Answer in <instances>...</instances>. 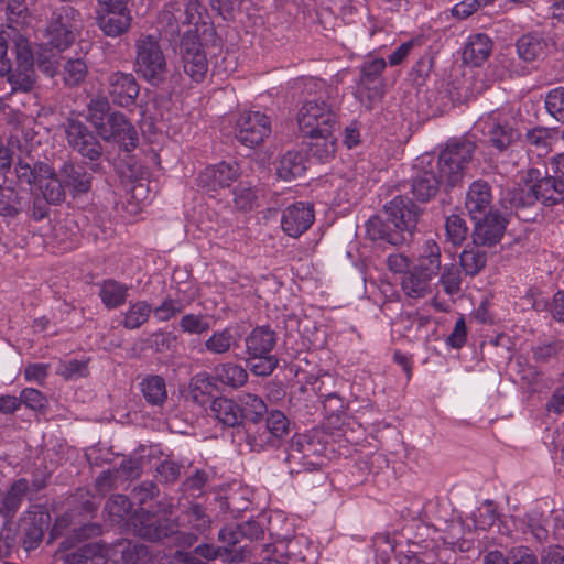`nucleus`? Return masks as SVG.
<instances>
[{
	"label": "nucleus",
	"instance_id": "1",
	"mask_svg": "<svg viewBox=\"0 0 564 564\" xmlns=\"http://www.w3.org/2000/svg\"><path fill=\"white\" fill-rule=\"evenodd\" d=\"M474 151L475 144L469 140H451L441 151L435 164H432L429 156L417 159L411 186L414 197L424 203L436 195L442 183L448 186L458 183Z\"/></svg>",
	"mask_w": 564,
	"mask_h": 564
},
{
	"label": "nucleus",
	"instance_id": "2",
	"mask_svg": "<svg viewBox=\"0 0 564 564\" xmlns=\"http://www.w3.org/2000/svg\"><path fill=\"white\" fill-rule=\"evenodd\" d=\"M69 547L68 542L63 541L55 553L56 558L63 560L64 564H119V554L122 564H151L148 547L142 544L120 541L107 545L94 542L66 553Z\"/></svg>",
	"mask_w": 564,
	"mask_h": 564
},
{
	"label": "nucleus",
	"instance_id": "3",
	"mask_svg": "<svg viewBox=\"0 0 564 564\" xmlns=\"http://www.w3.org/2000/svg\"><path fill=\"white\" fill-rule=\"evenodd\" d=\"M82 29L80 13L70 6H62L46 28L47 44L51 47L40 46L36 54L37 66L45 75L53 77L57 73L59 53L75 42Z\"/></svg>",
	"mask_w": 564,
	"mask_h": 564
},
{
	"label": "nucleus",
	"instance_id": "4",
	"mask_svg": "<svg viewBox=\"0 0 564 564\" xmlns=\"http://www.w3.org/2000/svg\"><path fill=\"white\" fill-rule=\"evenodd\" d=\"M207 12L198 0H171L159 15L163 31L171 36L198 35L207 26Z\"/></svg>",
	"mask_w": 564,
	"mask_h": 564
},
{
	"label": "nucleus",
	"instance_id": "5",
	"mask_svg": "<svg viewBox=\"0 0 564 564\" xmlns=\"http://www.w3.org/2000/svg\"><path fill=\"white\" fill-rule=\"evenodd\" d=\"M474 130L481 133L499 153L507 152L521 137L507 113L499 109L480 116L474 124Z\"/></svg>",
	"mask_w": 564,
	"mask_h": 564
},
{
	"label": "nucleus",
	"instance_id": "6",
	"mask_svg": "<svg viewBox=\"0 0 564 564\" xmlns=\"http://www.w3.org/2000/svg\"><path fill=\"white\" fill-rule=\"evenodd\" d=\"M300 131L306 137L329 135L337 126L334 108L324 99H307L297 111Z\"/></svg>",
	"mask_w": 564,
	"mask_h": 564
},
{
	"label": "nucleus",
	"instance_id": "7",
	"mask_svg": "<svg viewBox=\"0 0 564 564\" xmlns=\"http://www.w3.org/2000/svg\"><path fill=\"white\" fill-rule=\"evenodd\" d=\"M135 47L137 70L152 84L162 82L166 73V61L156 37L141 36Z\"/></svg>",
	"mask_w": 564,
	"mask_h": 564
},
{
	"label": "nucleus",
	"instance_id": "8",
	"mask_svg": "<svg viewBox=\"0 0 564 564\" xmlns=\"http://www.w3.org/2000/svg\"><path fill=\"white\" fill-rule=\"evenodd\" d=\"M20 178L33 184L48 203L57 204L65 197L63 182L55 170L46 163L37 162L32 169L28 164L20 165Z\"/></svg>",
	"mask_w": 564,
	"mask_h": 564
},
{
	"label": "nucleus",
	"instance_id": "9",
	"mask_svg": "<svg viewBox=\"0 0 564 564\" xmlns=\"http://www.w3.org/2000/svg\"><path fill=\"white\" fill-rule=\"evenodd\" d=\"M290 422L283 412L272 410L268 413L265 425L248 429L246 441L251 451L260 452L274 446L289 433Z\"/></svg>",
	"mask_w": 564,
	"mask_h": 564
},
{
	"label": "nucleus",
	"instance_id": "10",
	"mask_svg": "<svg viewBox=\"0 0 564 564\" xmlns=\"http://www.w3.org/2000/svg\"><path fill=\"white\" fill-rule=\"evenodd\" d=\"M270 133V119L261 111H243L236 120L235 137L248 148L260 144Z\"/></svg>",
	"mask_w": 564,
	"mask_h": 564
},
{
	"label": "nucleus",
	"instance_id": "11",
	"mask_svg": "<svg viewBox=\"0 0 564 564\" xmlns=\"http://www.w3.org/2000/svg\"><path fill=\"white\" fill-rule=\"evenodd\" d=\"M97 132L101 139L118 144L124 151H131L138 145L139 137L135 127L118 111L111 112Z\"/></svg>",
	"mask_w": 564,
	"mask_h": 564
},
{
	"label": "nucleus",
	"instance_id": "12",
	"mask_svg": "<svg viewBox=\"0 0 564 564\" xmlns=\"http://www.w3.org/2000/svg\"><path fill=\"white\" fill-rule=\"evenodd\" d=\"M129 520L133 532L138 536L152 542L160 541L175 531V524L169 519L143 509L137 510Z\"/></svg>",
	"mask_w": 564,
	"mask_h": 564
},
{
	"label": "nucleus",
	"instance_id": "13",
	"mask_svg": "<svg viewBox=\"0 0 564 564\" xmlns=\"http://www.w3.org/2000/svg\"><path fill=\"white\" fill-rule=\"evenodd\" d=\"M528 178L532 183L529 186L532 198L544 205H555L564 200V183L556 177L543 176L540 169H530Z\"/></svg>",
	"mask_w": 564,
	"mask_h": 564
},
{
	"label": "nucleus",
	"instance_id": "14",
	"mask_svg": "<svg viewBox=\"0 0 564 564\" xmlns=\"http://www.w3.org/2000/svg\"><path fill=\"white\" fill-rule=\"evenodd\" d=\"M181 55L184 72L196 83L202 82L208 70L206 54L198 41V35L183 36Z\"/></svg>",
	"mask_w": 564,
	"mask_h": 564
},
{
	"label": "nucleus",
	"instance_id": "15",
	"mask_svg": "<svg viewBox=\"0 0 564 564\" xmlns=\"http://www.w3.org/2000/svg\"><path fill=\"white\" fill-rule=\"evenodd\" d=\"M388 221L399 235L411 232L417 224L419 207L408 197L397 196L384 206Z\"/></svg>",
	"mask_w": 564,
	"mask_h": 564
},
{
	"label": "nucleus",
	"instance_id": "16",
	"mask_svg": "<svg viewBox=\"0 0 564 564\" xmlns=\"http://www.w3.org/2000/svg\"><path fill=\"white\" fill-rule=\"evenodd\" d=\"M65 132L69 147L83 156L89 160H97L100 156L101 145L84 123L69 119Z\"/></svg>",
	"mask_w": 564,
	"mask_h": 564
},
{
	"label": "nucleus",
	"instance_id": "17",
	"mask_svg": "<svg viewBox=\"0 0 564 564\" xmlns=\"http://www.w3.org/2000/svg\"><path fill=\"white\" fill-rule=\"evenodd\" d=\"M44 486V479H33L32 482L26 478L15 480L8 491L0 495V514L7 519L12 518L19 510L23 498L29 492H36Z\"/></svg>",
	"mask_w": 564,
	"mask_h": 564
},
{
	"label": "nucleus",
	"instance_id": "18",
	"mask_svg": "<svg viewBox=\"0 0 564 564\" xmlns=\"http://www.w3.org/2000/svg\"><path fill=\"white\" fill-rule=\"evenodd\" d=\"M315 219L311 204L297 202L289 206L282 214L281 227L290 237H299L305 232Z\"/></svg>",
	"mask_w": 564,
	"mask_h": 564
},
{
	"label": "nucleus",
	"instance_id": "19",
	"mask_svg": "<svg viewBox=\"0 0 564 564\" xmlns=\"http://www.w3.org/2000/svg\"><path fill=\"white\" fill-rule=\"evenodd\" d=\"M317 435L318 432L303 434L293 443V448L302 455L303 465L310 470L322 468L326 460L327 447L317 440Z\"/></svg>",
	"mask_w": 564,
	"mask_h": 564
},
{
	"label": "nucleus",
	"instance_id": "20",
	"mask_svg": "<svg viewBox=\"0 0 564 564\" xmlns=\"http://www.w3.org/2000/svg\"><path fill=\"white\" fill-rule=\"evenodd\" d=\"M109 95L120 107L134 104L139 95V85L132 74L117 72L109 76Z\"/></svg>",
	"mask_w": 564,
	"mask_h": 564
},
{
	"label": "nucleus",
	"instance_id": "21",
	"mask_svg": "<svg viewBox=\"0 0 564 564\" xmlns=\"http://www.w3.org/2000/svg\"><path fill=\"white\" fill-rule=\"evenodd\" d=\"M239 176V166L236 162H221L206 167L198 176V184L202 187L216 191L228 187Z\"/></svg>",
	"mask_w": 564,
	"mask_h": 564
},
{
	"label": "nucleus",
	"instance_id": "22",
	"mask_svg": "<svg viewBox=\"0 0 564 564\" xmlns=\"http://www.w3.org/2000/svg\"><path fill=\"white\" fill-rule=\"evenodd\" d=\"M473 239L476 245L492 246L500 241L506 229V219L498 213L474 220Z\"/></svg>",
	"mask_w": 564,
	"mask_h": 564
},
{
	"label": "nucleus",
	"instance_id": "23",
	"mask_svg": "<svg viewBox=\"0 0 564 564\" xmlns=\"http://www.w3.org/2000/svg\"><path fill=\"white\" fill-rule=\"evenodd\" d=\"M492 195L489 185L482 181L474 182L467 192L465 206L473 220L491 213Z\"/></svg>",
	"mask_w": 564,
	"mask_h": 564
},
{
	"label": "nucleus",
	"instance_id": "24",
	"mask_svg": "<svg viewBox=\"0 0 564 564\" xmlns=\"http://www.w3.org/2000/svg\"><path fill=\"white\" fill-rule=\"evenodd\" d=\"M436 274L414 267L406 271L401 280V289L412 299H421L431 293V282Z\"/></svg>",
	"mask_w": 564,
	"mask_h": 564
},
{
	"label": "nucleus",
	"instance_id": "25",
	"mask_svg": "<svg viewBox=\"0 0 564 564\" xmlns=\"http://www.w3.org/2000/svg\"><path fill=\"white\" fill-rule=\"evenodd\" d=\"M50 516L45 511H28L21 519L20 527L24 532V547H36L43 538L44 528L47 527Z\"/></svg>",
	"mask_w": 564,
	"mask_h": 564
},
{
	"label": "nucleus",
	"instance_id": "26",
	"mask_svg": "<svg viewBox=\"0 0 564 564\" xmlns=\"http://www.w3.org/2000/svg\"><path fill=\"white\" fill-rule=\"evenodd\" d=\"M105 13L98 18V25L108 36H119L131 25V15L127 4L122 8H104Z\"/></svg>",
	"mask_w": 564,
	"mask_h": 564
},
{
	"label": "nucleus",
	"instance_id": "27",
	"mask_svg": "<svg viewBox=\"0 0 564 564\" xmlns=\"http://www.w3.org/2000/svg\"><path fill=\"white\" fill-rule=\"evenodd\" d=\"M210 412L225 426L235 427L242 423V411L238 400L217 397L212 401Z\"/></svg>",
	"mask_w": 564,
	"mask_h": 564
},
{
	"label": "nucleus",
	"instance_id": "28",
	"mask_svg": "<svg viewBox=\"0 0 564 564\" xmlns=\"http://www.w3.org/2000/svg\"><path fill=\"white\" fill-rule=\"evenodd\" d=\"M491 50L492 43L488 35L484 33L473 34L464 46L463 61L465 64L479 66L489 57Z\"/></svg>",
	"mask_w": 564,
	"mask_h": 564
},
{
	"label": "nucleus",
	"instance_id": "29",
	"mask_svg": "<svg viewBox=\"0 0 564 564\" xmlns=\"http://www.w3.org/2000/svg\"><path fill=\"white\" fill-rule=\"evenodd\" d=\"M241 334L236 326L215 330L206 340L205 349L213 355H224L239 345Z\"/></svg>",
	"mask_w": 564,
	"mask_h": 564
},
{
	"label": "nucleus",
	"instance_id": "30",
	"mask_svg": "<svg viewBox=\"0 0 564 564\" xmlns=\"http://www.w3.org/2000/svg\"><path fill=\"white\" fill-rule=\"evenodd\" d=\"M245 341L250 357H262L273 349L275 335L269 327L258 326L251 330Z\"/></svg>",
	"mask_w": 564,
	"mask_h": 564
},
{
	"label": "nucleus",
	"instance_id": "31",
	"mask_svg": "<svg viewBox=\"0 0 564 564\" xmlns=\"http://www.w3.org/2000/svg\"><path fill=\"white\" fill-rule=\"evenodd\" d=\"M64 187H68L73 195L87 193L90 189V175L83 166L64 163L59 170Z\"/></svg>",
	"mask_w": 564,
	"mask_h": 564
},
{
	"label": "nucleus",
	"instance_id": "32",
	"mask_svg": "<svg viewBox=\"0 0 564 564\" xmlns=\"http://www.w3.org/2000/svg\"><path fill=\"white\" fill-rule=\"evenodd\" d=\"M518 56L524 62H533L545 54L547 44L545 39L538 32L523 34L517 41Z\"/></svg>",
	"mask_w": 564,
	"mask_h": 564
},
{
	"label": "nucleus",
	"instance_id": "33",
	"mask_svg": "<svg viewBox=\"0 0 564 564\" xmlns=\"http://www.w3.org/2000/svg\"><path fill=\"white\" fill-rule=\"evenodd\" d=\"M238 401L242 411V421L247 420L253 424L251 429H256L261 423L263 415L268 413L267 404L260 397L252 393L239 394Z\"/></svg>",
	"mask_w": 564,
	"mask_h": 564
},
{
	"label": "nucleus",
	"instance_id": "34",
	"mask_svg": "<svg viewBox=\"0 0 564 564\" xmlns=\"http://www.w3.org/2000/svg\"><path fill=\"white\" fill-rule=\"evenodd\" d=\"M391 223L383 221L380 217L373 216L366 223L367 236L373 241H387L391 245H398L404 237L399 235L395 229H391Z\"/></svg>",
	"mask_w": 564,
	"mask_h": 564
},
{
	"label": "nucleus",
	"instance_id": "35",
	"mask_svg": "<svg viewBox=\"0 0 564 564\" xmlns=\"http://www.w3.org/2000/svg\"><path fill=\"white\" fill-rule=\"evenodd\" d=\"M214 377L216 381L231 388H239L248 380L246 369L234 362H225L215 367Z\"/></svg>",
	"mask_w": 564,
	"mask_h": 564
},
{
	"label": "nucleus",
	"instance_id": "36",
	"mask_svg": "<svg viewBox=\"0 0 564 564\" xmlns=\"http://www.w3.org/2000/svg\"><path fill=\"white\" fill-rule=\"evenodd\" d=\"M141 392L151 405H162L167 399L165 380L160 376H148L141 383Z\"/></svg>",
	"mask_w": 564,
	"mask_h": 564
},
{
	"label": "nucleus",
	"instance_id": "37",
	"mask_svg": "<svg viewBox=\"0 0 564 564\" xmlns=\"http://www.w3.org/2000/svg\"><path fill=\"white\" fill-rule=\"evenodd\" d=\"M305 169L303 155L289 151L281 158L276 172L281 180L291 181L302 176Z\"/></svg>",
	"mask_w": 564,
	"mask_h": 564
},
{
	"label": "nucleus",
	"instance_id": "38",
	"mask_svg": "<svg viewBox=\"0 0 564 564\" xmlns=\"http://www.w3.org/2000/svg\"><path fill=\"white\" fill-rule=\"evenodd\" d=\"M128 295V286L115 280H106L101 283L99 296L108 308H116L122 305Z\"/></svg>",
	"mask_w": 564,
	"mask_h": 564
},
{
	"label": "nucleus",
	"instance_id": "39",
	"mask_svg": "<svg viewBox=\"0 0 564 564\" xmlns=\"http://www.w3.org/2000/svg\"><path fill=\"white\" fill-rule=\"evenodd\" d=\"M292 87L302 96H315V99H323V95L325 94L328 98L330 97L329 87L325 80L317 77L302 76L295 78Z\"/></svg>",
	"mask_w": 564,
	"mask_h": 564
},
{
	"label": "nucleus",
	"instance_id": "40",
	"mask_svg": "<svg viewBox=\"0 0 564 564\" xmlns=\"http://www.w3.org/2000/svg\"><path fill=\"white\" fill-rule=\"evenodd\" d=\"M415 267L434 274L438 273L441 268V250L434 240H426L422 245Z\"/></svg>",
	"mask_w": 564,
	"mask_h": 564
},
{
	"label": "nucleus",
	"instance_id": "41",
	"mask_svg": "<svg viewBox=\"0 0 564 564\" xmlns=\"http://www.w3.org/2000/svg\"><path fill=\"white\" fill-rule=\"evenodd\" d=\"M34 64L20 65L17 63V67L10 73L8 80L11 85L12 91H30L35 83Z\"/></svg>",
	"mask_w": 564,
	"mask_h": 564
},
{
	"label": "nucleus",
	"instance_id": "42",
	"mask_svg": "<svg viewBox=\"0 0 564 564\" xmlns=\"http://www.w3.org/2000/svg\"><path fill=\"white\" fill-rule=\"evenodd\" d=\"M152 312L151 305L145 301L131 303L124 313L122 324L128 329H135L143 325Z\"/></svg>",
	"mask_w": 564,
	"mask_h": 564
},
{
	"label": "nucleus",
	"instance_id": "43",
	"mask_svg": "<svg viewBox=\"0 0 564 564\" xmlns=\"http://www.w3.org/2000/svg\"><path fill=\"white\" fill-rule=\"evenodd\" d=\"M310 138L314 140L308 148V152L313 158L324 162L334 156L336 151V138L334 137V133H329V135H315Z\"/></svg>",
	"mask_w": 564,
	"mask_h": 564
},
{
	"label": "nucleus",
	"instance_id": "44",
	"mask_svg": "<svg viewBox=\"0 0 564 564\" xmlns=\"http://www.w3.org/2000/svg\"><path fill=\"white\" fill-rule=\"evenodd\" d=\"M131 510V502L123 495H115L106 502L105 511L113 523L123 521Z\"/></svg>",
	"mask_w": 564,
	"mask_h": 564
},
{
	"label": "nucleus",
	"instance_id": "45",
	"mask_svg": "<svg viewBox=\"0 0 564 564\" xmlns=\"http://www.w3.org/2000/svg\"><path fill=\"white\" fill-rule=\"evenodd\" d=\"M471 519L476 529L487 530L491 528L498 520L494 502L486 500L471 513Z\"/></svg>",
	"mask_w": 564,
	"mask_h": 564
},
{
	"label": "nucleus",
	"instance_id": "46",
	"mask_svg": "<svg viewBox=\"0 0 564 564\" xmlns=\"http://www.w3.org/2000/svg\"><path fill=\"white\" fill-rule=\"evenodd\" d=\"M486 264V254L478 248L465 249L460 254V265L466 274H477Z\"/></svg>",
	"mask_w": 564,
	"mask_h": 564
},
{
	"label": "nucleus",
	"instance_id": "47",
	"mask_svg": "<svg viewBox=\"0 0 564 564\" xmlns=\"http://www.w3.org/2000/svg\"><path fill=\"white\" fill-rule=\"evenodd\" d=\"M87 65L82 58H70L64 65L63 79L67 86L79 85L87 75Z\"/></svg>",
	"mask_w": 564,
	"mask_h": 564
},
{
	"label": "nucleus",
	"instance_id": "48",
	"mask_svg": "<svg viewBox=\"0 0 564 564\" xmlns=\"http://www.w3.org/2000/svg\"><path fill=\"white\" fill-rule=\"evenodd\" d=\"M109 102L105 97H97L88 104V120L98 130L106 121L109 113Z\"/></svg>",
	"mask_w": 564,
	"mask_h": 564
},
{
	"label": "nucleus",
	"instance_id": "49",
	"mask_svg": "<svg viewBox=\"0 0 564 564\" xmlns=\"http://www.w3.org/2000/svg\"><path fill=\"white\" fill-rule=\"evenodd\" d=\"M180 327L184 333L200 335L210 329L208 318L202 314H186L180 321Z\"/></svg>",
	"mask_w": 564,
	"mask_h": 564
},
{
	"label": "nucleus",
	"instance_id": "50",
	"mask_svg": "<svg viewBox=\"0 0 564 564\" xmlns=\"http://www.w3.org/2000/svg\"><path fill=\"white\" fill-rule=\"evenodd\" d=\"M20 210L18 193L10 186H0V215L13 217Z\"/></svg>",
	"mask_w": 564,
	"mask_h": 564
},
{
	"label": "nucleus",
	"instance_id": "51",
	"mask_svg": "<svg viewBox=\"0 0 564 564\" xmlns=\"http://www.w3.org/2000/svg\"><path fill=\"white\" fill-rule=\"evenodd\" d=\"M257 192L249 183H240L234 191V203L241 210H250L256 206Z\"/></svg>",
	"mask_w": 564,
	"mask_h": 564
},
{
	"label": "nucleus",
	"instance_id": "52",
	"mask_svg": "<svg viewBox=\"0 0 564 564\" xmlns=\"http://www.w3.org/2000/svg\"><path fill=\"white\" fill-rule=\"evenodd\" d=\"M447 239L455 246L460 245L467 237V226L458 215H451L445 224Z\"/></svg>",
	"mask_w": 564,
	"mask_h": 564
},
{
	"label": "nucleus",
	"instance_id": "53",
	"mask_svg": "<svg viewBox=\"0 0 564 564\" xmlns=\"http://www.w3.org/2000/svg\"><path fill=\"white\" fill-rule=\"evenodd\" d=\"M545 107L554 119L564 122V87H556L547 93Z\"/></svg>",
	"mask_w": 564,
	"mask_h": 564
},
{
	"label": "nucleus",
	"instance_id": "54",
	"mask_svg": "<svg viewBox=\"0 0 564 564\" xmlns=\"http://www.w3.org/2000/svg\"><path fill=\"white\" fill-rule=\"evenodd\" d=\"M525 140L529 145L534 147L541 153H547L551 149L552 137L546 128L536 127L530 129L525 134Z\"/></svg>",
	"mask_w": 564,
	"mask_h": 564
},
{
	"label": "nucleus",
	"instance_id": "55",
	"mask_svg": "<svg viewBox=\"0 0 564 564\" xmlns=\"http://www.w3.org/2000/svg\"><path fill=\"white\" fill-rule=\"evenodd\" d=\"M17 544V529L12 523L6 522L0 530V558L10 556Z\"/></svg>",
	"mask_w": 564,
	"mask_h": 564
},
{
	"label": "nucleus",
	"instance_id": "56",
	"mask_svg": "<svg viewBox=\"0 0 564 564\" xmlns=\"http://www.w3.org/2000/svg\"><path fill=\"white\" fill-rule=\"evenodd\" d=\"M185 308V305L180 300L165 299L161 305L152 308L154 317L160 322H166L176 314L181 313Z\"/></svg>",
	"mask_w": 564,
	"mask_h": 564
},
{
	"label": "nucleus",
	"instance_id": "57",
	"mask_svg": "<svg viewBox=\"0 0 564 564\" xmlns=\"http://www.w3.org/2000/svg\"><path fill=\"white\" fill-rule=\"evenodd\" d=\"M460 273L454 265H445L440 278L444 291L448 295L456 294L460 289Z\"/></svg>",
	"mask_w": 564,
	"mask_h": 564
},
{
	"label": "nucleus",
	"instance_id": "58",
	"mask_svg": "<svg viewBox=\"0 0 564 564\" xmlns=\"http://www.w3.org/2000/svg\"><path fill=\"white\" fill-rule=\"evenodd\" d=\"M488 4H494V0H463L453 7L452 14L458 19H466Z\"/></svg>",
	"mask_w": 564,
	"mask_h": 564
},
{
	"label": "nucleus",
	"instance_id": "59",
	"mask_svg": "<svg viewBox=\"0 0 564 564\" xmlns=\"http://www.w3.org/2000/svg\"><path fill=\"white\" fill-rule=\"evenodd\" d=\"M467 341V327L463 316H460L456 322L454 329L446 337L445 343L446 346L452 349H460Z\"/></svg>",
	"mask_w": 564,
	"mask_h": 564
},
{
	"label": "nucleus",
	"instance_id": "60",
	"mask_svg": "<svg viewBox=\"0 0 564 564\" xmlns=\"http://www.w3.org/2000/svg\"><path fill=\"white\" fill-rule=\"evenodd\" d=\"M19 400L20 404L23 403L26 408L34 411H40L46 405V398L41 391L33 388L23 389L20 393Z\"/></svg>",
	"mask_w": 564,
	"mask_h": 564
},
{
	"label": "nucleus",
	"instance_id": "61",
	"mask_svg": "<svg viewBox=\"0 0 564 564\" xmlns=\"http://www.w3.org/2000/svg\"><path fill=\"white\" fill-rule=\"evenodd\" d=\"M386 66L387 62L381 57L365 62L361 66L360 83L373 82L381 75Z\"/></svg>",
	"mask_w": 564,
	"mask_h": 564
},
{
	"label": "nucleus",
	"instance_id": "62",
	"mask_svg": "<svg viewBox=\"0 0 564 564\" xmlns=\"http://www.w3.org/2000/svg\"><path fill=\"white\" fill-rule=\"evenodd\" d=\"M13 42L17 55V63H20V65L34 64V56L29 40L21 34H17L13 39Z\"/></svg>",
	"mask_w": 564,
	"mask_h": 564
},
{
	"label": "nucleus",
	"instance_id": "63",
	"mask_svg": "<svg viewBox=\"0 0 564 564\" xmlns=\"http://www.w3.org/2000/svg\"><path fill=\"white\" fill-rule=\"evenodd\" d=\"M58 372L66 379H77L86 376V361L72 359L61 365Z\"/></svg>",
	"mask_w": 564,
	"mask_h": 564
},
{
	"label": "nucleus",
	"instance_id": "64",
	"mask_svg": "<svg viewBox=\"0 0 564 564\" xmlns=\"http://www.w3.org/2000/svg\"><path fill=\"white\" fill-rule=\"evenodd\" d=\"M213 390V382L212 378L205 373L200 372L197 373L192 378L191 381V392L193 394V398L198 400L199 395L209 394Z\"/></svg>",
	"mask_w": 564,
	"mask_h": 564
}]
</instances>
